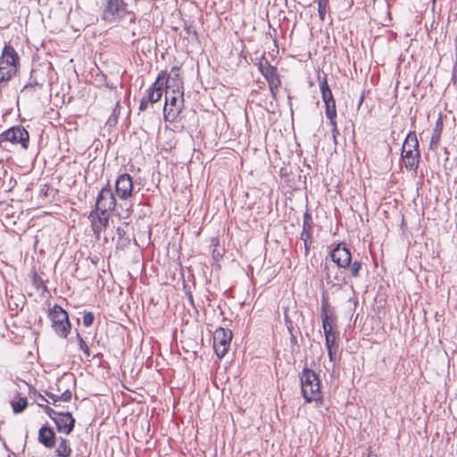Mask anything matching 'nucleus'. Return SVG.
Masks as SVG:
<instances>
[{"label": "nucleus", "instance_id": "f257e3e1", "mask_svg": "<svg viewBox=\"0 0 457 457\" xmlns=\"http://www.w3.org/2000/svg\"><path fill=\"white\" fill-rule=\"evenodd\" d=\"M163 115L166 120L173 121L184 107V87L181 79H174V85L165 91Z\"/></svg>", "mask_w": 457, "mask_h": 457}, {"label": "nucleus", "instance_id": "f03ea898", "mask_svg": "<svg viewBox=\"0 0 457 457\" xmlns=\"http://www.w3.org/2000/svg\"><path fill=\"white\" fill-rule=\"evenodd\" d=\"M301 381V390L304 400L307 403L322 402V392L320 390V381L319 375L313 370L304 368L299 375Z\"/></svg>", "mask_w": 457, "mask_h": 457}, {"label": "nucleus", "instance_id": "7ed1b4c3", "mask_svg": "<svg viewBox=\"0 0 457 457\" xmlns=\"http://www.w3.org/2000/svg\"><path fill=\"white\" fill-rule=\"evenodd\" d=\"M130 11L124 0H104L101 4V20L107 24L120 22Z\"/></svg>", "mask_w": 457, "mask_h": 457}, {"label": "nucleus", "instance_id": "20e7f679", "mask_svg": "<svg viewBox=\"0 0 457 457\" xmlns=\"http://www.w3.org/2000/svg\"><path fill=\"white\" fill-rule=\"evenodd\" d=\"M402 158L403 159L406 170H417L420 154L419 150V141L414 132H410L405 137L402 148Z\"/></svg>", "mask_w": 457, "mask_h": 457}, {"label": "nucleus", "instance_id": "39448f33", "mask_svg": "<svg viewBox=\"0 0 457 457\" xmlns=\"http://www.w3.org/2000/svg\"><path fill=\"white\" fill-rule=\"evenodd\" d=\"M19 56L14 48L5 45L0 57V81H8L18 71Z\"/></svg>", "mask_w": 457, "mask_h": 457}, {"label": "nucleus", "instance_id": "423d86ee", "mask_svg": "<svg viewBox=\"0 0 457 457\" xmlns=\"http://www.w3.org/2000/svg\"><path fill=\"white\" fill-rule=\"evenodd\" d=\"M38 406L42 407L45 412L54 420L57 427V430L60 433H63L65 435L71 434L75 425V419L72 417L71 412L58 411L48 405H44L43 403H38Z\"/></svg>", "mask_w": 457, "mask_h": 457}, {"label": "nucleus", "instance_id": "0eeeda50", "mask_svg": "<svg viewBox=\"0 0 457 457\" xmlns=\"http://www.w3.org/2000/svg\"><path fill=\"white\" fill-rule=\"evenodd\" d=\"M48 317L55 333L59 337L66 338L71 328L67 312L60 305L54 304V307L50 309Z\"/></svg>", "mask_w": 457, "mask_h": 457}, {"label": "nucleus", "instance_id": "6e6552de", "mask_svg": "<svg viewBox=\"0 0 457 457\" xmlns=\"http://www.w3.org/2000/svg\"><path fill=\"white\" fill-rule=\"evenodd\" d=\"M327 307L328 303L325 299H323L320 317L322 320V328L325 335V345H337V339L338 337V332L333 330L336 318L333 315L328 313Z\"/></svg>", "mask_w": 457, "mask_h": 457}, {"label": "nucleus", "instance_id": "1a4fd4ad", "mask_svg": "<svg viewBox=\"0 0 457 457\" xmlns=\"http://www.w3.org/2000/svg\"><path fill=\"white\" fill-rule=\"evenodd\" d=\"M115 206L116 199L112 193L110 182H108L99 192L94 211L110 214V212L114 210Z\"/></svg>", "mask_w": 457, "mask_h": 457}, {"label": "nucleus", "instance_id": "9d476101", "mask_svg": "<svg viewBox=\"0 0 457 457\" xmlns=\"http://www.w3.org/2000/svg\"><path fill=\"white\" fill-rule=\"evenodd\" d=\"M232 332L229 329L218 328L213 333V348L218 357H223L230 345Z\"/></svg>", "mask_w": 457, "mask_h": 457}, {"label": "nucleus", "instance_id": "9b49d317", "mask_svg": "<svg viewBox=\"0 0 457 457\" xmlns=\"http://www.w3.org/2000/svg\"><path fill=\"white\" fill-rule=\"evenodd\" d=\"M170 80L166 79V72L162 71L159 73L155 82L146 90V98L151 104L157 103L162 94L164 88L167 90L171 88V85L169 84Z\"/></svg>", "mask_w": 457, "mask_h": 457}, {"label": "nucleus", "instance_id": "f8f14e48", "mask_svg": "<svg viewBox=\"0 0 457 457\" xmlns=\"http://www.w3.org/2000/svg\"><path fill=\"white\" fill-rule=\"evenodd\" d=\"M341 268L325 262L323 272L328 285L337 289H341L343 284H348L347 277L340 270Z\"/></svg>", "mask_w": 457, "mask_h": 457}, {"label": "nucleus", "instance_id": "ddd939ff", "mask_svg": "<svg viewBox=\"0 0 457 457\" xmlns=\"http://www.w3.org/2000/svg\"><path fill=\"white\" fill-rule=\"evenodd\" d=\"M330 258L338 268L347 269L352 261V253L349 248L343 243L337 245L329 253Z\"/></svg>", "mask_w": 457, "mask_h": 457}, {"label": "nucleus", "instance_id": "4468645a", "mask_svg": "<svg viewBox=\"0 0 457 457\" xmlns=\"http://www.w3.org/2000/svg\"><path fill=\"white\" fill-rule=\"evenodd\" d=\"M132 177L128 173L120 174L115 181V191L120 200H128L133 195Z\"/></svg>", "mask_w": 457, "mask_h": 457}, {"label": "nucleus", "instance_id": "2eb2a0df", "mask_svg": "<svg viewBox=\"0 0 457 457\" xmlns=\"http://www.w3.org/2000/svg\"><path fill=\"white\" fill-rule=\"evenodd\" d=\"M313 220L312 214L306 211L303 214V230L300 239L303 242L304 255L307 256L313 243L312 237Z\"/></svg>", "mask_w": 457, "mask_h": 457}, {"label": "nucleus", "instance_id": "dca6fc26", "mask_svg": "<svg viewBox=\"0 0 457 457\" xmlns=\"http://www.w3.org/2000/svg\"><path fill=\"white\" fill-rule=\"evenodd\" d=\"M4 140L11 143H20L24 148L28 147L29 132L21 126H14L4 132Z\"/></svg>", "mask_w": 457, "mask_h": 457}, {"label": "nucleus", "instance_id": "f3484780", "mask_svg": "<svg viewBox=\"0 0 457 457\" xmlns=\"http://www.w3.org/2000/svg\"><path fill=\"white\" fill-rule=\"evenodd\" d=\"M110 214L92 211L89 214L91 220V227L94 235L97 239L100 238V234L103 230H105L109 224Z\"/></svg>", "mask_w": 457, "mask_h": 457}, {"label": "nucleus", "instance_id": "a211bd4d", "mask_svg": "<svg viewBox=\"0 0 457 457\" xmlns=\"http://www.w3.org/2000/svg\"><path fill=\"white\" fill-rule=\"evenodd\" d=\"M259 71L262 75L265 78L268 83L270 81H280L279 77L277 73V69L272 66L267 59L264 57L258 63Z\"/></svg>", "mask_w": 457, "mask_h": 457}, {"label": "nucleus", "instance_id": "6ab92c4d", "mask_svg": "<svg viewBox=\"0 0 457 457\" xmlns=\"http://www.w3.org/2000/svg\"><path fill=\"white\" fill-rule=\"evenodd\" d=\"M38 442L46 448H53L55 445V434L54 430L46 426L41 427L38 431Z\"/></svg>", "mask_w": 457, "mask_h": 457}, {"label": "nucleus", "instance_id": "aec40b11", "mask_svg": "<svg viewBox=\"0 0 457 457\" xmlns=\"http://www.w3.org/2000/svg\"><path fill=\"white\" fill-rule=\"evenodd\" d=\"M320 89L324 104L335 101L332 91L327 82L326 77H324L323 79L320 82Z\"/></svg>", "mask_w": 457, "mask_h": 457}, {"label": "nucleus", "instance_id": "412c9836", "mask_svg": "<svg viewBox=\"0 0 457 457\" xmlns=\"http://www.w3.org/2000/svg\"><path fill=\"white\" fill-rule=\"evenodd\" d=\"M55 453L59 457H69L71 453V448L70 446L69 440L61 438Z\"/></svg>", "mask_w": 457, "mask_h": 457}, {"label": "nucleus", "instance_id": "4be33fe9", "mask_svg": "<svg viewBox=\"0 0 457 457\" xmlns=\"http://www.w3.org/2000/svg\"><path fill=\"white\" fill-rule=\"evenodd\" d=\"M325 113H326V117L329 120H333L337 119L336 101L325 104Z\"/></svg>", "mask_w": 457, "mask_h": 457}, {"label": "nucleus", "instance_id": "5701e85b", "mask_svg": "<svg viewBox=\"0 0 457 457\" xmlns=\"http://www.w3.org/2000/svg\"><path fill=\"white\" fill-rule=\"evenodd\" d=\"M362 266L363 263L361 261L354 260L353 262H351V264L348 267L350 269L351 276L355 278H359Z\"/></svg>", "mask_w": 457, "mask_h": 457}, {"label": "nucleus", "instance_id": "b1692460", "mask_svg": "<svg viewBox=\"0 0 457 457\" xmlns=\"http://www.w3.org/2000/svg\"><path fill=\"white\" fill-rule=\"evenodd\" d=\"M28 405L27 399L25 397H19L15 402H12V410L15 413L23 411Z\"/></svg>", "mask_w": 457, "mask_h": 457}, {"label": "nucleus", "instance_id": "393cba45", "mask_svg": "<svg viewBox=\"0 0 457 457\" xmlns=\"http://www.w3.org/2000/svg\"><path fill=\"white\" fill-rule=\"evenodd\" d=\"M116 234L118 237V245H120L121 246H125V245H129V238L128 237H126V231H125L124 228L118 227L116 229Z\"/></svg>", "mask_w": 457, "mask_h": 457}, {"label": "nucleus", "instance_id": "a878e982", "mask_svg": "<svg viewBox=\"0 0 457 457\" xmlns=\"http://www.w3.org/2000/svg\"><path fill=\"white\" fill-rule=\"evenodd\" d=\"M77 339L79 341V349L84 353L87 358H89L91 356L90 349L79 333H77Z\"/></svg>", "mask_w": 457, "mask_h": 457}, {"label": "nucleus", "instance_id": "bb28decb", "mask_svg": "<svg viewBox=\"0 0 457 457\" xmlns=\"http://www.w3.org/2000/svg\"><path fill=\"white\" fill-rule=\"evenodd\" d=\"M337 345H326V348L328 350V355L329 358V361L332 362H336V352L337 349Z\"/></svg>", "mask_w": 457, "mask_h": 457}, {"label": "nucleus", "instance_id": "cd10ccee", "mask_svg": "<svg viewBox=\"0 0 457 457\" xmlns=\"http://www.w3.org/2000/svg\"><path fill=\"white\" fill-rule=\"evenodd\" d=\"M95 320V315L91 312H85L83 315V325L85 327H90Z\"/></svg>", "mask_w": 457, "mask_h": 457}, {"label": "nucleus", "instance_id": "c85d7f7f", "mask_svg": "<svg viewBox=\"0 0 457 457\" xmlns=\"http://www.w3.org/2000/svg\"><path fill=\"white\" fill-rule=\"evenodd\" d=\"M268 84H269V88H270V94L272 96V98L274 100H276L277 99V92H278V87L281 85V81H276V82L270 81V83H268Z\"/></svg>", "mask_w": 457, "mask_h": 457}, {"label": "nucleus", "instance_id": "c756f323", "mask_svg": "<svg viewBox=\"0 0 457 457\" xmlns=\"http://www.w3.org/2000/svg\"><path fill=\"white\" fill-rule=\"evenodd\" d=\"M284 320H285L287 328L288 329L290 334H293V330H294L293 321L290 320L287 310L284 311Z\"/></svg>", "mask_w": 457, "mask_h": 457}, {"label": "nucleus", "instance_id": "7c9ffc66", "mask_svg": "<svg viewBox=\"0 0 457 457\" xmlns=\"http://www.w3.org/2000/svg\"><path fill=\"white\" fill-rule=\"evenodd\" d=\"M71 396H72V394L71 392V390L69 389H66L63 393H62L58 397H59V402L60 401H62V402H70L71 399Z\"/></svg>", "mask_w": 457, "mask_h": 457}, {"label": "nucleus", "instance_id": "2f4dec72", "mask_svg": "<svg viewBox=\"0 0 457 457\" xmlns=\"http://www.w3.org/2000/svg\"><path fill=\"white\" fill-rule=\"evenodd\" d=\"M170 72H171V74H173V77H170V76H167V75H166V79H168L170 80V83H169V84H170V85H174V79H179V68L173 67V68L171 69V71H170Z\"/></svg>", "mask_w": 457, "mask_h": 457}, {"label": "nucleus", "instance_id": "473e14b6", "mask_svg": "<svg viewBox=\"0 0 457 457\" xmlns=\"http://www.w3.org/2000/svg\"><path fill=\"white\" fill-rule=\"evenodd\" d=\"M223 256V250L218 248V245L212 251V257L215 261H219Z\"/></svg>", "mask_w": 457, "mask_h": 457}, {"label": "nucleus", "instance_id": "72a5a7b5", "mask_svg": "<svg viewBox=\"0 0 457 457\" xmlns=\"http://www.w3.org/2000/svg\"><path fill=\"white\" fill-rule=\"evenodd\" d=\"M329 124L331 126V131H332V134H333V137L336 140L337 135L339 134V131H338V129H337V120H329Z\"/></svg>", "mask_w": 457, "mask_h": 457}, {"label": "nucleus", "instance_id": "f704fd0d", "mask_svg": "<svg viewBox=\"0 0 457 457\" xmlns=\"http://www.w3.org/2000/svg\"><path fill=\"white\" fill-rule=\"evenodd\" d=\"M46 395L52 400V403L54 405V406H59L57 404V402H59V395H54L53 393H50V392H46Z\"/></svg>", "mask_w": 457, "mask_h": 457}, {"label": "nucleus", "instance_id": "c9c22d12", "mask_svg": "<svg viewBox=\"0 0 457 457\" xmlns=\"http://www.w3.org/2000/svg\"><path fill=\"white\" fill-rule=\"evenodd\" d=\"M326 12H327L326 6H318L319 17L321 21L325 20Z\"/></svg>", "mask_w": 457, "mask_h": 457}, {"label": "nucleus", "instance_id": "e433bc0d", "mask_svg": "<svg viewBox=\"0 0 457 457\" xmlns=\"http://www.w3.org/2000/svg\"><path fill=\"white\" fill-rule=\"evenodd\" d=\"M148 103H150V102L147 100V98L146 97H143L141 102H140L139 110L140 111L146 110Z\"/></svg>", "mask_w": 457, "mask_h": 457}, {"label": "nucleus", "instance_id": "4c0bfd02", "mask_svg": "<svg viewBox=\"0 0 457 457\" xmlns=\"http://www.w3.org/2000/svg\"><path fill=\"white\" fill-rule=\"evenodd\" d=\"M120 102H117V103H116V105H115V108H114V109H113V111H112V116H113V117H115V118H118V117H119V115H120Z\"/></svg>", "mask_w": 457, "mask_h": 457}, {"label": "nucleus", "instance_id": "58836bf2", "mask_svg": "<svg viewBox=\"0 0 457 457\" xmlns=\"http://www.w3.org/2000/svg\"><path fill=\"white\" fill-rule=\"evenodd\" d=\"M117 120H118V118H115V117H113V116H112V115H111V116L109 117V119L107 120V122H106V123H107L109 126H114V125L117 123Z\"/></svg>", "mask_w": 457, "mask_h": 457}, {"label": "nucleus", "instance_id": "ea45409f", "mask_svg": "<svg viewBox=\"0 0 457 457\" xmlns=\"http://www.w3.org/2000/svg\"><path fill=\"white\" fill-rule=\"evenodd\" d=\"M318 1V6H328V0H317Z\"/></svg>", "mask_w": 457, "mask_h": 457}, {"label": "nucleus", "instance_id": "a19ab883", "mask_svg": "<svg viewBox=\"0 0 457 457\" xmlns=\"http://www.w3.org/2000/svg\"><path fill=\"white\" fill-rule=\"evenodd\" d=\"M186 295H187V298H188L190 303L193 305L194 304V298H193L192 293L190 291H187Z\"/></svg>", "mask_w": 457, "mask_h": 457}, {"label": "nucleus", "instance_id": "79ce46f5", "mask_svg": "<svg viewBox=\"0 0 457 457\" xmlns=\"http://www.w3.org/2000/svg\"><path fill=\"white\" fill-rule=\"evenodd\" d=\"M127 15H129V16H130V18H129V21H130L131 23H134V22H135V21H136V14H135L132 11H130V12H129V13H128Z\"/></svg>", "mask_w": 457, "mask_h": 457}, {"label": "nucleus", "instance_id": "37998d69", "mask_svg": "<svg viewBox=\"0 0 457 457\" xmlns=\"http://www.w3.org/2000/svg\"><path fill=\"white\" fill-rule=\"evenodd\" d=\"M187 31L188 34L192 33L195 37H197V33L195 30L191 31L190 28L188 27V28H187Z\"/></svg>", "mask_w": 457, "mask_h": 457}, {"label": "nucleus", "instance_id": "c03bdc74", "mask_svg": "<svg viewBox=\"0 0 457 457\" xmlns=\"http://www.w3.org/2000/svg\"><path fill=\"white\" fill-rule=\"evenodd\" d=\"M439 140V135L434 134L431 138V142H437Z\"/></svg>", "mask_w": 457, "mask_h": 457}, {"label": "nucleus", "instance_id": "a18cd8bd", "mask_svg": "<svg viewBox=\"0 0 457 457\" xmlns=\"http://www.w3.org/2000/svg\"><path fill=\"white\" fill-rule=\"evenodd\" d=\"M38 397H39V398H40V400H41V403H44V402L48 403V400H47V399H46V397H45V396H43L42 395L38 394Z\"/></svg>", "mask_w": 457, "mask_h": 457}, {"label": "nucleus", "instance_id": "49530a36", "mask_svg": "<svg viewBox=\"0 0 457 457\" xmlns=\"http://www.w3.org/2000/svg\"><path fill=\"white\" fill-rule=\"evenodd\" d=\"M44 187H46V189L43 188V189L41 190V192H42L45 195H46V194H47V190H48V187H47L46 185H45Z\"/></svg>", "mask_w": 457, "mask_h": 457}, {"label": "nucleus", "instance_id": "de8ad7c7", "mask_svg": "<svg viewBox=\"0 0 457 457\" xmlns=\"http://www.w3.org/2000/svg\"><path fill=\"white\" fill-rule=\"evenodd\" d=\"M368 457H378L377 455H373V454H369Z\"/></svg>", "mask_w": 457, "mask_h": 457}, {"label": "nucleus", "instance_id": "09e8293b", "mask_svg": "<svg viewBox=\"0 0 457 457\" xmlns=\"http://www.w3.org/2000/svg\"><path fill=\"white\" fill-rule=\"evenodd\" d=\"M362 100H363V96L361 97L360 104H361Z\"/></svg>", "mask_w": 457, "mask_h": 457}]
</instances>
